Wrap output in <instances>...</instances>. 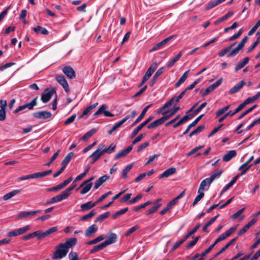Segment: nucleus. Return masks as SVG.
<instances>
[{
  "label": "nucleus",
  "instance_id": "obj_35",
  "mask_svg": "<svg viewBox=\"0 0 260 260\" xmlns=\"http://www.w3.org/2000/svg\"><path fill=\"white\" fill-rule=\"evenodd\" d=\"M124 191H120L119 193L116 194V195H115L112 199V201H110V202L109 203H108V204L105 205L104 206H103V207H101V209H105L106 208H107L108 207H109L110 205H111L113 202H114V201L115 200H116L117 199H118L122 194H123L124 193Z\"/></svg>",
  "mask_w": 260,
  "mask_h": 260
},
{
  "label": "nucleus",
  "instance_id": "obj_61",
  "mask_svg": "<svg viewBox=\"0 0 260 260\" xmlns=\"http://www.w3.org/2000/svg\"><path fill=\"white\" fill-rule=\"evenodd\" d=\"M143 197V195L142 194H139L137 195L135 198L133 199L129 200L128 201V204H133L141 200Z\"/></svg>",
  "mask_w": 260,
  "mask_h": 260
},
{
  "label": "nucleus",
  "instance_id": "obj_22",
  "mask_svg": "<svg viewBox=\"0 0 260 260\" xmlns=\"http://www.w3.org/2000/svg\"><path fill=\"white\" fill-rule=\"evenodd\" d=\"M22 190V189L13 190L11 192L5 194L3 196V200L5 201H7L15 196L20 193Z\"/></svg>",
  "mask_w": 260,
  "mask_h": 260
},
{
  "label": "nucleus",
  "instance_id": "obj_50",
  "mask_svg": "<svg viewBox=\"0 0 260 260\" xmlns=\"http://www.w3.org/2000/svg\"><path fill=\"white\" fill-rule=\"evenodd\" d=\"M146 114L145 110H142L140 115L137 117V118L135 120V121L132 124L131 126H134L136 124L139 123L140 121L142 120L144 118L145 115Z\"/></svg>",
  "mask_w": 260,
  "mask_h": 260
},
{
  "label": "nucleus",
  "instance_id": "obj_41",
  "mask_svg": "<svg viewBox=\"0 0 260 260\" xmlns=\"http://www.w3.org/2000/svg\"><path fill=\"white\" fill-rule=\"evenodd\" d=\"M105 236L104 235H102L96 237V238L87 242L86 243V244L93 245V244H96V243H98L99 242H100V241H102L103 240H104L105 239Z\"/></svg>",
  "mask_w": 260,
  "mask_h": 260
},
{
  "label": "nucleus",
  "instance_id": "obj_49",
  "mask_svg": "<svg viewBox=\"0 0 260 260\" xmlns=\"http://www.w3.org/2000/svg\"><path fill=\"white\" fill-rule=\"evenodd\" d=\"M110 215V212L108 211L104 214H102L96 218L95 222H97L100 221H102L104 219L108 217Z\"/></svg>",
  "mask_w": 260,
  "mask_h": 260
},
{
  "label": "nucleus",
  "instance_id": "obj_8",
  "mask_svg": "<svg viewBox=\"0 0 260 260\" xmlns=\"http://www.w3.org/2000/svg\"><path fill=\"white\" fill-rule=\"evenodd\" d=\"M33 116L38 119H46L51 117L52 114L49 111H42L34 112Z\"/></svg>",
  "mask_w": 260,
  "mask_h": 260
},
{
  "label": "nucleus",
  "instance_id": "obj_39",
  "mask_svg": "<svg viewBox=\"0 0 260 260\" xmlns=\"http://www.w3.org/2000/svg\"><path fill=\"white\" fill-rule=\"evenodd\" d=\"M205 125H199V126H198V127L196 129H195L194 130L192 131L188 135V137H192L194 135H196V134L200 133L201 132H202L205 129Z\"/></svg>",
  "mask_w": 260,
  "mask_h": 260
},
{
  "label": "nucleus",
  "instance_id": "obj_23",
  "mask_svg": "<svg viewBox=\"0 0 260 260\" xmlns=\"http://www.w3.org/2000/svg\"><path fill=\"white\" fill-rule=\"evenodd\" d=\"M22 190V189L13 190L11 192L5 194L3 196V200L5 201H7L15 196L20 193Z\"/></svg>",
  "mask_w": 260,
  "mask_h": 260
},
{
  "label": "nucleus",
  "instance_id": "obj_4",
  "mask_svg": "<svg viewBox=\"0 0 260 260\" xmlns=\"http://www.w3.org/2000/svg\"><path fill=\"white\" fill-rule=\"evenodd\" d=\"M56 93V92L55 88H51V89L48 88L46 89L41 95V101L44 103H47L50 101L52 95L54 94H55Z\"/></svg>",
  "mask_w": 260,
  "mask_h": 260
},
{
  "label": "nucleus",
  "instance_id": "obj_26",
  "mask_svg": "<svg viewBox=\"0 0 260 260\" xmlns=\"http://www.w3.org/2000/svg\"><path fill=\"white\" fill-rule=\"evenodd\" d=\"M237 152L235 150H230L225 154L222 157V160L225 162L230 161L232 158L236 155Z\"/></svg>",
  "mask_w": 260,
  "mask_h": 260
},
{
  "label": "nucleus",
  "instance_id": "obj_36",
  "mask_svg": "<svg viewBox=\"0 0 260 260\" xmlns=\"http://www.w3.org/2000/svg\"><path fill=\"white\" fill-rule=\"evenodd\" d=\"M101 156L102 155L99 152V150L97 149L89 156V158L92 160V163H93L97 161Z\"/></svg>",
  "mask_w": 260,
  "mask_h": 260
},
{
  "label": "nucleus",
  "instance_id": "obj_20",
  "mask_svg": "<svg viewBox=\"0 0 260 260\" xmlns=\"http://www.w3.org/2000/svg\"><path fill=\"white\" fill-rule=\"evenodd\" d=\"M204 116V114H201V115L198 116L191 123L188 125L186 130L183 133L182 135H185L187 134L190 129V128L195 126Z\"/></svg>",
  "mask_w": 260,
  "mask_h": 260
},
{
  "label": "nucleus",
  "instance_id": "obj_21",
  "mask_svg": "<svg viewBox=\"0 0 260 260\" xmlns=\"http://www.w3.org/2000/svg\"><path fill=\"white\" fill-rule=\"evenodd\" d=\"M164 72V68L161 67L159 68L156 72L155 73L153 76L152 79L151 80L150 82V86L152 87L154 84L156 83V81L158 79V78L162 74V73Z\"/></svg>",
  "mask_w": 260,
  "mask_h": 260
},
{
  "label": "nucleus",
  "instance_id": "obj_7",
  "mask_svg": "<svg viewBox=\"0 0 260 260\" xmlns=\"http://www.w3.org/2000/svg\"><path fill=\"white\" fill-rule=\"evenodd\" d=\"M55 79L62 86L64 91L67 93H69L70 91L69 86L65 77L63 75H58L56 76Z\"/></svg>",
  "mask_w": 260,
  "mask_h": 260
},
{
  "label": "nucleus",
  "instance_id": "obj_17",
  "mask_svg": "<svg viewBox=\"0 0 260 260\" xmlns=\"http://www.w3.org/2000/svg\"><path fill=\"white\" fill-rule=\"evenodd\" d=\"M245 85V82L244 80L240 81L239 83L237 84L233 87H232L230 90L229 91V93L230 94H234L237 92L239 90H240L244 85Z\"/></svg>",
  "mask_w": 260,
  "mask_h": 260
},
{
  "label": "nucleus",
  "instance_id": "obj_59",
  "mask_svg": "<svg viewBox=\"0 0 260 260\" xmlns=\"http://www.w3.org/2000/svg\"><path fill=\"white\" fill-rule=\"evenodd\" d=\"M59 150H58L57 152H56L51 157L49 161L46 163L45 165L47 167H49L51 164L56 158V157L58 156L59 153Z\"/></svg>",
  "mask_w": 260,
  "mask_h": 260
},
{
  "label": "nucleus",
  "instance_id": "obj_45",
  "mask_svg": "<svg viewBox=\"0 0 260 260\" xmlns=\"http://www.w3.org/2000/svg\"><path fill=\"white\" fill-rule=\"evenodd\" d=\"M29 216H33L31 211L27 212H20L17 216V218L22 219L23 218H27Z\"/></svg>",
  "mask_w": 260,
  "mask_h": 260
},
{
  "label": "nucleus",
  "instance_id": "obj_63",
  "mask_svg": "<svg viewBox=\"0 0 260 260\" xmlns=\"http://www.w3.org/2000/svg\"><path fill=\"white\" fill-rule=\"evenodd\" d=\"M212 181L209 179V178H207L203 180L201 183H200V185L202 187H205L207 186H209L212 183Z\"/></svg>",
  "mask_w": 260,
  "mask_h": 260
},
{
  "label": "nucleus",
  "instance_id": "obj_48",
  "mask_svg": "<svg viewBox=\"0 0 260 260\" xmlns=\"http://www.w3.org/2000/svg\"><path fill=\"white\" fill-rule=\"evenodd\" d=\"M152 202L150 201H147L146 202H145L144 204H142L140 206H137V207H135L134 208V210L136 212H138L139 211L140 209H143L144 208H145L146 207H147V206L150 205V204H152Z\"/></svg>",
  "mask_w": 260,
  "mask_h": 260
},
{
  "label": "nucleus",
  "instance_id": "obj_28",
  "mask_svg": "<svg viewBox=\"0 0 260 260\" xmlns=\"http://www.w3.org/2000/svg\"><path fill=\"white\" fill-rule=\"evenodd\" d=\"M74 153L73 152H71L69 153L66 156L64 157V158L61 161V165L62 167L66 169L67 166L69 163V162L71 161L72 158L74 156Z\"/></svg>",
  "mask_w": 260,
  "mask_h": 260
},
{
  "label": "nucleus",
  "instance_id": "obj_57",
  "mask_svg": "<svg viewBox=\"0 0 260 260\" xmlns=\"http://www.w3.org/2000/svg\"><path fill=\"white\" fill-rule=\"evenodd\" d=\"M204 147V145H201V146H198V147H194L193 149H192L191 151H190L189 152H188V153H186V155L187 156H190L192 154L196 153L197 152H198L199 150H200L201 149H202V148H203Z\"/></svg>",
  "mask_w": 260,
  "mask_h": 260
},
{
  "label": "nucleus",
  "instance_id": "obj_42",
  "mask_svg": "<svg viewBox=\"0 0 260 260\" xmlns=\"http://www.w3.org/2000/svg\"><path fill=\"white\" fill-rule=\"evenodd\" d=\"M134 164H131L127 165L122 171V177L125 179L127 178V173L131 170Z\"/></svg>",
  "mask_w": 260,
  "mask_h": 260
},
{
  "label": "nucleus",
  "instance_id": "obj_14",
  "mask_svg": "<svg viewBox=\"0 0 260 260\" xmlns=\"http://www.w3.org/2000/svg\"><path fill=\"white\" fill-rule=\"evenodd\" d=\"M133 146L132 145L129 146L127 147L126 149H124L122 150H121L120 152L117 153L115 157V159H119L121 157L125 156L126 155H127L132 150Z\"/></svg>",
  "mask_w": 260,
  "mask_h": 260
},
{
  "label": "nucleus",
  "instance_id": "obj_30",
  "mask_svg": "<svg viewBox=\"0 0 260 260\" xmlns=\"http://www.w3.org/2000/svg\"><path fill=\"white\" fill-rule=\"evenodd\" d=\"M254 156H251L245 162L240 166L239 168V170L243 171L245 169L248 167V170L253 165L251 164L249 165V164L253 159Z\"/></svg>",
  "mask_w": 260,
  "mask_h": 260
},
{
  "label": "nucleus",
  "instance_id": "obj_10",
  "mask_svg": "<svg viewBox=\"0 0 260 260\" xmlns=\"http://www.w3.org/2000/svg\"><path fill=\"white\" fill-rule=\"evenodd\" d=\"M174 36H170L167 38L165 39L161 42L155 45L150 50V52L155 51L156 50H159L164 45H165L169 41H170L173 38Z\"/></svg>",
  "mask_w": 260,
  "mask_h": 260
},
{
  "label": "nucleus",
  "instance_id": "obj_6",
  "mask_svg": "<svg viewBox=\"0 0 260 260\" xmlns=\"http://www.w3.org/2000/svg\"><path fill=\"white\" fill-rule=\"evenodd\" d=\"M107 106L106 104H103L100 108L96 111L94 114V117H97L99 115L103 114L105 116L107 117H113L114 115L111 113L109 111L106 110V109L107 108Z\"/></svg>",
  "mask_w": 260,
  "mask_h": 260
},
{
  "label": "nucleus",
  "instance_id": "obj_32",
  "mask_svg": "<svg viewBox=\"0 0 260 260\" xmlns=\"http://www.w3.org/2000/svg\"><path fill=\"white\" fill-rule=\"evenodd\" d=\"M98 131V129L95 128H93L91 129L89 131L87 132L86 134H85L81 138V140L84 141L86 139L89 138L92 136H93L95 133H96Z\"/></svg>",
  "mask_w": 260,
  "mask_h": 260
},
{
  "label": "nucleus",
  "instance_id": "obj_19",
  "mask_svg": "<svg viewBox=\"0 0 260 260\" xmlns=\"http://www.w3.org/2000/svg\"><path fill=\"white\" fill-rule=\"evenodd\" d=\"M110 177L107 175H105L100 177L95 182L94 188L96 189L101 186L107 180L109 179Z\"/></svg>",
  "mask_w": 260,
  "mask_h": 260
},
{
  "label": "nucleus",
  "instance_id": "obj_9",
  "mask_svg": "<svg viewBox=\"0 0 260 260\" xmlns=\"http://www.w3.org/2000/svg\"><path fill=\"white\" fill-rule=\"evenodd\" d=\"M62 72L70 79H73L76 78V73L71 66H65L62 69Z\"/></svg>",
  "mask_w": 260,
  "mask_h": 260
},
{
  "label": "nucleus",
  "instance_id": "obj_5",
  "mask_svg": "<svg viewBox=\"0 0 260 260\" xmlns=\"http://www.w3.org/2000/svg\"><path fill=\"white\" fill-rule=\"evenodd\" d=\"M154 118L153 116H149L146 120L143 121L140 124H139L137 127L133 129L131 133V138L135 137L139 132L143 128L146 124H147L150 121H151Z\"/></svg>",
  "mask_w": 260,
  "mask_h": 260
},
{
  "label": "nucleus",
  "instance_id": "obj_15",
  "mask_svg": "<svg viewBox=\"0 0 260 260\" xmlns=\"http://www.w3.org/2000/svg\"><path fill=\"white\" fill-rule=\"evenodd\" d=\"M98 227L96 224H92L89 226L85 231V234L87 237H90L94 235L98 231Z\"/></svg>",
  "mask_w": 260,
  "mask_h": 260
},
{
  "label": "nucleus",
  "instance_id": "obj_29",
  "mask_svg": "<svg viewBox=\"0 0 260 260\" xmlns=\"http://www.w3.org/2000/svg\"><path fill=\"white\" fill-rule=\"evenodd\" d=\"M180 109V107H176L173 109V110L170 112L169 114L166 115V114L168 113V111H167L162 112V115H164V118H166L165 120L166 121L170 118H171L172 116H173L174 114H175Z\"/></svg>",
  "mask_w": 260,
  "mask_h": 260
},
{
  "label": "nucleus",
  "instance_id": "obj_54",
  "mask_svg": "<svg viewBox=\"0 0 260 260\" xmlns=\"http://www.w3.org/2000/svg\"><path fill=\"white\" fill-rule=\"evenodd\" d=\"M30 227L27 225L22 228L17 229V232L18 233L19 235H22L26 233L27 231L30 229Z\"/></svg>",
  "mask_w": 260,
  "mask_h": 260
},
{
  "label": "nucleus",
  "instance_id": "obj_18",
  "mask_svg": "<svg viewBox=\"0 0 260 260\" xmlns=\"http://www.w3.org/2000/svg\"><path fill=\"white\" fill-rule=\"evenodd\" d=\"M238 239V237H235L232 239L230 241H229L224 247H223L218 252H217L215 255L214 257H216L219 255L220 254L225 251L231 245H232L235 242H236Z\"/></svg>",
  "mask_w": 260,
  "mask_h": 260
},
{
  "label": "nucleus",
  "instance_id": "obj_33",
  "mask_svg": "<svg viewBox=\"0 0 260 260\" xmlns=\"http://www.w3.org/2000/svg\"><path fill=\"white\" fill-rule=\"evenodd\" d=\"M234 14V12L233 11H230L228 13H226L225 15H224L223 16H222V17L220 18L219 19H218V20H216L215 22H214V24L215 25H217L218 24V23H221L225 20H226V19H228V18H229L230 17H231Z\"/></svg>",
  "mask_w": 260,
  "mask_h": 260
},
{
  "label": "nucleus",
  "instance_id": "obj_12",
  "mask_svg": "<svg viewBox=\"0 0 260 260\" xmlns=\"http://www.w3.org/2000/svg\"><path fill=\"white\" fill-rule=\"evenodd\" d=\"M77 242V239L76 238H71L67 240V241L64 243L60 244L61 246H62L63 248H65L69 251V248L75 246Z\"/></svg>",
  "mask_w": 260,
  "mask_h": 260
},
{
  "label": "nucleus",
  "instance_id": "obj_62",
  "mask_svg": "<svg viewBox=\"0 0 260 260\" xmlns=\"http://www.w3.org/2000/svg\"><path fill=\"white\" fill-rule=\"evenodd\" d=\"M222 81H223V79L222 78H221L219 80L216 81L214 83L210 85V87H211V88L213 89V90H214L221 84Z\"/></svg>",
  "mask_w": 260,
  "mask_h": 260
},
{
  "label": "nucleus",
  "instance_id": "obj_64",
  "mask_svg": "<svg viewBox=\"0 0 260 260\" xmlns=\"http://www.w3.org/2000/svg\"><path fill=\"white\" fill-rule=\"evenodd\" d=\"M105 146V145L104 144H101L99 146L98 148V149L99 150V152L102 156L104 153H106L108 154V150H107V148L103 149V148Z\"/></svg>",
  "mask_w": 260,
  "mask_h": 260
},
{
  "label": "nucleus",
  "instance_id": "obj_44",
  "mask_svg": "<svg viewBox=\"0 0 260 260\" xmlns=\"http://www.w3.org/2000/svg\"><path fill=\"white\" fill-rule=\"evenodd\" d=\"M128 210V208L126 207V208H123L122 209H121V210L117 211L116 212H115V214H114L112 215V219H116L118 216L123 215V214L126 213Z\"/></svg>",
  "mask_w": 260,
  "mask_h": 260
},
{
  "label": "nucleus",
  "instance_id": "obj_11",
  "mask_svg": "<svg viewBox=\"0 0 260 260\" xmlns=\"http://www.w3.org/2000/svg\"><path fill=\"white\" fill-rule=\"evenodd\" d=\"M161 201L162 199L159 198L156 201L152 202V204L154 205V206L147 211L146 214L149 215L155 213L162 206Z\"/></svg>",
  "mask_w": 260,
  "mask_h": 260
},
{
  "label": "nucleus",
  "instance_id": "obj_2",
  "mask_svg": "<svg viewBox=\"0 0 260 260\" xmlns=\"http://www.w3.org/2000/svg\"><path fill=\"white\" fill-rule=\"evenodd\" d=\"M68 252V249L61 246V244L60 243L56 247V250L53 252L51 258L54 260L60 259L65 257Z\"/></svg>",
  "mask_w": 260,
  "mask_h": 260
},
{
  "label": "nucleus",
  "instance_id": "obj_52",
  "mask_svg": "<svg viewBox=\"0 0 260 260\" xmlns=\"http://www.w3.org/2000/svg\"><path fill=\"white\" fill-rule=\"evenodd\" d=\"M223 171L222 170L215 172L211 175L209 179L213 182L215 179L219 178L221 175Z\"/></svg>",
  "mask_w": 260,
  "mask_h": 260
},
{
  "label": "nucleus",
  "instance_id": "obj_34",
  "mask_svg": "<svg viewBox=\"0 0 260 260\" xmlns=\"http://www.w3.org/2000/svg\"><path fill=\"white\" fill-rule=\"evenodd\" d=\"M58 230L57 226H53L49 228L48 230L45 231L44 232L42 233V237H44V238L48 236L49 235L52 234L53 233L57 232Z\"/></svg>",
  "mask_w": 260,
  "mask_h": 260
},
{
  "label": "nucleus",
  "instance_id": "obj_53",
  "mask_svg": "<svg viewBox=\"0 0 260 260\" xmlns=\"http://www.w3.org/2000/svg\"><path fill=\"white\" fill-rule=\"evenodd\" d=\"M139 228V226L137 225H135L129 229H128L124 234V235L126 237L129 236L130 235H131L132 233H133L134 232H135L136 230H137Z\"/></svg>",
  "mask_w": 260,
  "mask_h": 260
},
{
  "label": "nucleus",
  "instance_id": "obj_16",
  "mask_svg": "<svg viewBox=\"0 0 260 260\" xmlns=\"http://www.w3.org/2000/svg\"><path fill=\"white\" fill-rule=\"evenodd\" d=\"M176 170L175 168L172 167L165 170L162 174L159 176V178H167L175 174Z\"/></svg>",
  "mask_w": 260,
  "mask_h": 260
},
{
  "label": "nucleus",
  "instance_id": "obj_38",
  "mask_svg": "<svg viewBox=\"0 0 260 260\" xmlns=\"http://www.w3.org/2000/svg\"><path fill=\"white\" fill-rule=\"evenodd\" d=\"M175 100V97L172 98L168 102L166 103L162 107L160 108L158 111L157 112V113H160L162 111H164L166 108L167 107L171 106L174 103V101Z\"/></svg>",
  "mask_w": 260,
  "mask_h": 260
},
{
  "label": "nucleus",
  "instance_id": "obj_24",
  "mask_svg": "<svg viewBox=\"0 0 260 260\" xmlns=\"http://www.w3.org/2000/svg\"><path fill=\"white\" fill-rule=\"evenodd\" d=\"M249 60V57H246L242 61L238 62L235 67V72H237L239 70L243 68L246 64L248 63Z\"/></svg>",
  "mask_w": 260,
  "mask_h": 260
},
{
  "label": "nucleus",
  "instance_id": "obj_37",
  "mask_svg": "<svg viewBox=\"0 0 260 260\" xmlns=\"http://www.w3.org/2000/svg\"><path fill=\"white\" fill-rule=\"evenodd\" d=\"M105 247H106V245H105V244L104 243V242L98 245H95L94 246L92 249H91L90 251H89V253L90 254H92V253H94L98 251H100L102 249H103L104 248H105Z\"/></svg>",
  "mask_w": 260,
  "mask_h": 260
},
{
  "label": "nucleus",
  "instance_id": "obj_1",
  "mask_svg": "<svg viewBox=\"0 0 260 260\" xmlns=\"http://www.w3.org/2000/svg\"><path fill=\"white\" fill-rule=\"evenodd\" d=\"M76 184L71 186L63 190L60 194L52 197L49 201H48L44 205H50L53 203L60 202L67 199L71 194L70 192L73 190L76 186Z\"/></svg>",
  "mask_w": 260,
  "mask_h": 260
},
{
  "label": "nucleus",
  "instance_id": "obj_13",
  "mask_svg": "<svg viewBox=\"0 0 260 260\" xmlns=\"http://www.w3.org/2000/svg\"><path fill=\"white\" fill-rule=\"evenodd\" d=\"M117 236L116 234L113 233H108V239L105 240L104 242V243L107 247L108 245L116 242L117 241Z\"/></svg>",
  "mask_w": 260,
  "mask_h": 260
},
{
  "label": "nucleus",
  "instance_id": "obj_51",
  "mask_svg": "<svg viewBox=\"0 0 260 260\" xmlns=\"http://www.w3.org/2000/svg\"><path fill=\"white\" fill-rule=\"evenodd\" d=\"M166 118H164L162 116L160 118L152 122L154 128L157 127L158 126L162 124L166 120Z\"/></svg>",
  "mask_w": 260,
  "mask_h": 260
},
{
  "label": "nucleus",
  "instance_id": "obj_31",
  "mask_svg": "<svg viewBox=\"0 0 260 260\" xmlns=\"http://www.w3.org/2000/svg\"><path fill=\"white\" fill-rule=\"evenodd\" d=\"M189 72V70H187L183 74V75L180 78L179 80L175 83V86L176 87H179L181 84L185 82V81L187 78V75Z\"/></svg>",
  "mask_w": 260,
  "mask_h": 260
},
{
  "label": "nucleus",
  "instance_id": "obj_58",
  "mask_svg": "<svg viewBox=\"0 0 260 260\" xmlns=\"http://www.w3.org/2000/svg\"><path fill=\"white\" fill-rule=\"evenodd\" d=\"M240 50L241 49L237 46L236 48H234L230 53H229L227 55V57H233L237 55Z\"/></svg>",
  "mask_w": 260,
  "mask_h": 260
},
{
  "label": "nucleus",
  "instance_id": "obj_3",
  "mask_svg": "<svg viewBox=\"0 0 260 260\" xmlns=\"http://www.w3.org/2000/svg\"><path fill=\"white\" fill-rule=\"evenodd\" d=\"M38 97L34 98L30 102L26 103L23 105L19 106L14 111V113H17L20 111L25 110L26 108H28L29 110H32L34 107L37 105Z\"/></svg>",
  "mask_w": 260,
  "mask_h": 260
},
{
  "label": "nucleus",
  "instance_id": "obj_56",
  "mask_svg": "<svg viewBox=\"0 0 260 260\" xmlns=\"http://www.w3.org/2000/svg\"><path fill=\"white\" fill-rule=\"evenodd\" d=\"M242 32H243L242 29H240L237 33L234 34L233 36L230 37L228 39V41H232L233 40L237 39L242 35Z\"/></svg>",
  "mask_w": 260,
  "mask_h": 260
},
{
  "label": "nucleus",
  "instance_id": "obj_25",
  "mask_svg": "<svg viewBox=\"0 0 260 260\" xmlns=\"http://www.w3.org/2000/svg\"><path fill=\"white\" fill-rule=\"evenodd\" d=\"M96 205V203H92L91 202H88L81 205V210L82 212H85Z\"/></svg>",
  "mask_w": 260,
  "mask_h": 260
},
{
  "label": "nucleus",
  "instance_id": "obj_27",
  "mask_svg": "<svg viewBox=\"0 0 260 260\" xmlns=\"http://www.w3.org/2000/svg\"><path fill=\"white\" fill-rule=\"evenodd\" d=\"M193 116L194 115L192 114H190L189 115H186L184 116L179 121H178L176 123L173 125V127L174 128H177L178 126L183 124L184 122L191 119Z\"/></svg>",
  "mask_w": 260,
  "mask_h": 260
},
{
  "label": "nucleus",
  "instance_id": "obj_47",
  "mask_svg": "<svg viewBox=\"0 0 260 260\" xmlns=\"http://www.w3.org/2000/svg\"><path fill=\"white\" fill-rule=\"evenodd\" d=\"M96 214V212L95 211V210H92L88 214H87L84 216H83L81 217V220H84V221L88 219H90V218H92Z\"/></svg>",
  "mask_w": 260,
  "mask_h": 260
},
{
  "label": "nucleus",
  "instance_id": "obj_43",
  "mask_svg": "<svg viewBox=\"0 0 260 260\" xmlns=\"http://www.w3.org/2000/svg\"><path fill=\"white\" fill-rule=\"evenodd\" d=\"M92 186V183H87L82 187V189L80 191V193L82 194H86L90 190Z\"/></svg>",
  "mask_w": 260,
  "mask_h": 260
},
{
  "label": "nucleus",
  "instance_id": "obj_40",
  "mask_svg": "<svg viewBox=\"0 0 260 260\" xmlns=\"http://www.w3.org/2000/svg\"><path fill=\"white\" fill-rule=\"evenodd\" d=\"M33 30L37 34L41 33L43 35H48L49 34V31L45 28L42 27L39 25L36 27H34Z\"/></svg>",
  "mask_w": 260,
  "mask_h": 260
},
{
  "label": "nucleus",
  "instance_id": "obj_60",
  "mask_svg": "<svg viewBox=\"0 0 260 260\" xmlns=\"http://www.w3.org/2000/svg\"><path fill=\"white\" fill-rule=\"evenodd\" d=\"M247 103L245 101L243 102L242 104H240L238 107L235 110L234 112H232L234 115L240 112L242 109H243L246 105Z\"/></svg>",
  "mask_w": 260,
  "mask_h": 260
},
{
  "label": "nucleus",
  "instance_id": "obj_55",
  "mask_svg": "<svg viewBox=\"0 0 260 260\" xmlns=\"http://www.w3.org/2000/svg\"><path fill=\"white\" fill-rule=\"evenodd\" d=\"M260 26V19L256 23L253 27L250 30L248 33V36H251L256 31V30Z\"/></svg>",
  "mask_w": 260,
  "mask_h": 260
},
{
  "label": "nucleus",
  "instance_id": "obj_46",
  "mask_svg": "<svg viewBox=\"0 0 260 260\" xmlns=\"http://www.w3.org/2000/svg\"><path fill=\"white\" fill-rule=\"evenodd\" d=\"M260 97V91L258 92L255 95L252 97H249L247 98L245 101L247 103V104H249L251 103H252L254 102L255 100H256L258 98Z\"/></svg>",
  "mask_w": 260,
  "mask_h": 260
}]
</instances>
